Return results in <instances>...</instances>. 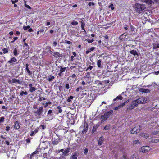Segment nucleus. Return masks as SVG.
<instances>
[{
	"label": "nucleus",
	"mask_w": 159,
	"mask_h": 159,
	"mask_svg": "<svg viewBox=\"0 0 159 159\" xmlns=\"http://www.w3.org/2000/svg\"><path fill=\"white\" fill-rule=\"evenodd\" d=\"M95 5L94 3L93 2H90L89 3L88 5L89 6H94Z\"/></svg>",
	"instance_id": "52"
},
{
	"label": "nucleus",
	"mask_w": 159,
	"mask_h": 159,
	"mask_svg": "<svg viewBox=\"0 0 159 159\" xmlns=\"http://www.w3.org/2000/svg\"><path fill=\"white\" fill-rule=\"evenodd\" d=\"M57 108L58 110L59 113H61L62 111V109L61 108V107L60 106H58L57 107Z\"/></svg>",
	"instance_id": "32"
},
{
	"label": "nucleus",
	"mask_w": 159,
	"mask_h": 159,
	"mask_svg": "<svg viewBox=\"0 0 159 159\" xmlns=\"http://www.w3.org/2000/svg\"><path fill=\"white\" fill-rule=\"evenodd\" d=\"M153 49H155L159 48V43H155L153 44Z\"/></svg>",
	"instance_id": "19"
},
{
	"label": "nucleus",
	"mask_w": 159,
	"mask_h": 159,
	"mask_svg": "<svg viewBox=\"0 0 159 159\" xmlns=\"http://www.w3.org/2000/svg\"><path fill=\"white\" fill-rule=\"evenodd\" d=\"M150 148L149 146H147L142 147L140 149V152L145 153L147 152L150 150Z\"/></svg>",
	"instance_id": "6"
},
{
	"label": "nucleus",
	"mask_w": 159,
	"mask_h": 159,
	"mask_svg": "<svg viewBox=\"0 0 159 159\" xmlns=\"http://www.w3.org/2000/svg\"><path fill=\"white\" fill-rule=\"evenodd\" d=\"M14 127L16 129H18L20 128V125H19V124L18 122L17 121L15 123V124L14 125Z\"/></svg>",
	"instance_id": "21"
},
{
	"label": "nucleus",
	"mask_w": 159,
	"mask_h": 159,
	"mask_svg": "<svg viewBox=\"0 0 159 159\" xmlns=\"http://www.w3.org/2000/svg\"><path fill=\"white\" fill-rule=\"evenodd\" d=\"M17 61V60L14 57H12L11 59L8 61V62L11 64H13V63Z\"/></svg>",
	"instance_id": "17"
},
{
	"label": "nucleus",
	"mask_w": 159,
	"mask_h": 159,
	"mask_svg": "<svg viewBox=\"0 0 159 159\" xmlns=\"http://www.w3.org/2000/svg\"><path fill=\"white\" fill-rule=\"evenodd\" d=\"M13 53H14V55L15 56H17V55H18L17 50L16 48H15L14 49Z\"/></svg>",
	"instance_id": "36"
},
{
	"label": "nucleus",
	"mask_w": 159,
	"mask_h": 159,
	"mask_svg": "<svg viewBox=\"0 0 159 159\" xmlns=\"http://www.w3.org/2000/svg\"><path fill=\"white\" fill-rule=\"evenodd\" d=\"M116 98L118 99H122V97L120 96H118L116 97Z\"/></svg>",
	"instance_id": "58"
},
{
	"label": "nucleus",
	"mask_w": 159,
	"mask_h": 159,
	"mask_svg": "<svg viewBox=\"0 0 159 159\" xmlns=\"http://www.w3.org/2000/svg\"><path fill=\"white\" fill-rule=\"evenodd\" d=\"M90 72H87L85 74V76L84 77H86L88 78H90Z\"/></svg>",
	"instance_id": "29"
},
{
	"label": "nucleus",
	"mask_w": 159,
	"mask_h": 159,
	"mask_svg": "<svg viewBox=\"0 0 159 159\" xmlns=\"http://www.w3.org/2000/svg\"><path fill=\"white\" fill-rule=\"evenodd\" d=\"M69 150L68 149H66L64 150V152H63V155L64 156H66L67 154L69 152Z\"/></svg>",
	"instance_id": "28"
},
{
	"label": "nucleus",
	"mask_w": 159,
	"mask_h": 159,
	"mask_svg": "<svg viewBox=\"0 0 159 159\" xmlns=\"http://www.w3.org/2000/svg\"><path fill=\"white\" fill-rule=\"evenodd\" d=\"M113 110H111L108 112L105 113L103 115H102L101 118L102 119V120L101 121V123L105 121L109 117L110 115L113 113Z\"/></svg>",
	"instance_id": "3"
},
{
	"label": "nucleus",
	"mask_w": 159,
	"mask_h": 159,
	"mask_svg": "<svg viewBox=\"0 0 159 159\" xmlns=\"http://www.w3.org/2000/svg\"><path fill=\"white\" fill-rule=\"evenodd\" d=\"M43 107L41 106L39 107V109L36 111V113H37L39 116L42 115L43 113Z\"/></svg>",
	"instance_id": "7"
},
{
	"label": "nucleus",
	"mask_w": 159,
	"mask_h": 159,
	"mask_svg": "<svg viewBox=\"0 0 159 159\" xmlns=\"http://www.w3.org/2000/svg\"><path fill=\"white\" fill-rule=\"evenodd\" d=\"M4 118L3 117H2L0 118V123L4 122Z\"/></svg>",
	"instance_id": "42"
},
{
	"label": "nucleus",
	"mask_w": 159,
	"mask_h": 159,
	"mask_svg": "<svg viewBox=\"0 0 159 159\" xmlns=\"http://www.w3.org/2000/svg\"><path fill=\"white\" fill-rule=\"evenodd\" d=\"M159 0H144V2L150 6L158 2Z\"/></svg>",
	"instance_id": "4"
},
{
	"label": "nucleus",
	"mask_w": 159,
	"mask_h": 159,
	"mask_svg": "<svg viewBox=\"0 0 159 159\" xmlns=\"http://www.w3.org/2000/svg\"><path fill=\"white\" fill-rule=\"evenodd\" d=\"M140 126H136L130 131L131 134H135L140 131Z\"/></svg>",
	"instance_id": "5"
},
{
	"label": "nucleus",
	"mask_w": 159,
	"mask_h": 159,
	"mask_svg": "<svg viewBox=\"0 0 159 159\" xmlns=\"http://www.w3.org/2000/svg\"><path fill=\"white\" fill-rule=\"evenodd\" d=\"M18 39L17 37H15L14 38V40L13 41H11L12 43L14 42L15 41L17 40Z\"/></svg>",
	"instance_id": "54"
},
{
	"label": "nucleus",
	"mask_w": 159,
	"mask_h": 159,
	"mask_svg": "<svg viewBox=\"0 0 159 159\" xmlns=\"http://www.w3.org/2000/svg\"><path fill=\"white\" fill-rule=\"evenodd\" d=\"M60 72L58 73V75L60 76H62V73L65 71L66 70V67H62L61 66H60Z\"/></svg>",
	"instance_id": "9"
},
{
	"label": "nucleus",
	"mask_w": 159,
	"mask_h": 159,
	"mask_svg": "<svg viewBox=\"0 0 159 159\" xmlns=\"http://www.w3.org/2000/svg\"><path fill=\"white\" fill-rule=\"evenodd\" d=\"M50 53L56 58H58L60 56V54L57 52L50 51Z\"/></svg>",
	"instance_id": "8"
},
{
	"label": "nucleus",
	"mask_w": 159,
	"mask_h": 159,
	"mask_svg": "<svg viewBox=\"0 0 159 159\" xmlns=\"http://www.w3.org/2000/svg\"><path fill=\"white\" fill-rule=\"evenodd\" d=\"M91 52V51H90V50L89 49L88 50H87L86 52V54H88L90 52Z\"/></svg>",
	"instance_id": "62"
},
{
	"label": "nucleus",
	"mask_w": 159,
	"mask_h": 159,
	"mask_svg": "<svg viewBox=\"0 0 159 159\" xmlns=\"http://www.w3.org/2000/svg\"><path fill=\"white\" fill-rule=\"evenodd\" d=\"M25 6L26 7L30 9H31V7L28 5L26 4V1H25Z\"/></svg>",
	"instance_id": "39"
},
{
	"label": "nucleus",
	"mask_w": 159,
	"mask_h": 159,
	"mask_svg": "<svg viewBox=\"0 0 159 159\" xmlns=\"http://www.w3.org/2000/svg\"><path fill=\"white\" fill-rule=\"evenodd\" d=\"M9 141H11V139H10ZM9 141H6L5 142V143L7 145H9L10 144L9 142Z\"/></svg>",
	"instance_id": "48"
},
{
	"label": "nucleus",
	"mask_w": 159,
	"mask_h": 159,
	"mask_svg": "<svg viewBox=\"0 0 159 159\" xmlns=\"http://www.w3.org/2000/svg\"><path fill=\"white\" fill-rule=\"evenodd\" d=\"M18 2V0H15V1H13V0L11 1V2L13 4H15V3L17 2Z\"/></svg>",
	"instance_id": "55"
},
{
	"label": "nucleus",
	"mask_w": 159,
	"mask_h": 159,
	"mask_svg": "<svg viewBox=\"0 0 159 159\" xmlns=\"http://www.w3.org/2000/svg\"><path fill=\"white\" fill-rule=\"evenodd\" d=\"M38 100L41 101H42V100H46V98L45 97H39V98L38 99Z\"/></svg>",
	"instance_id": "31"
},
{
	"label": "nucleus",
	"mask_w": 159,
	"mask_h": 159,
	"mask_svg": "<svg viewBox=\"0 0 159 159\" xmlns=\"http://www.w3.org/2000/svg\"><path fill=\"white\" fill-rule=\"evenodd\" d=\"M12 82L13 83H15L16 84H20L21 83L20 81L19 80L16 79H12L11 80Z\"/></svg>",
	"instance_id": "16"
},
{
	"label": "nucleus",
	"mask_w": 159,
	"mask_h": 159,
	"mask_svg": "<svg viewBox=\"0 0 159 159\" xmlns=\"http://www.w3.org/2000/svg\"><path fill=\"white\" fill-rule=\"evenodd\" d=\"M134 11L138 14L142 12V11L146 8L145 5L136 3L133 5Z\"/></svg>",
	"instance_id": "2"
},
{
	"label": "nucleus",
	"mask_w": 159,
	"mask_h": 159,
	"mask_svg": "<svg viewBox=\"0 0 159 159\" xmlns=\"http://www.w3.org/2000/svg\"><path fill=\"white\" fill-rule=\"evenodd\" d=\"M3 53L4 54L7 53L8 52V51L7 48H4L2 49Z\"/></svg>",
	"instance_id": "44"
},
{
	"label": "nucleus",
	"mask_w": 159,
	"mask_h": 159,
	"mask_svg": "<svg viewBox=\"0 0 159 159\" xmlns=\"http://www.w3.org/2000/svg\"><path fill=\"white\" fill-rule=\"evenodd\" d=\"M39 131V128H37L34 131H30L31 134H30V136H32L35 135V134L37 133Z\"/></svg>",
	"instance_id": "11"
},
{
	"label": "nucleus",
	"mask_w": 159,
	"mask_h": 159,
	"mask_svg": "<svg viewBox=\"0 0 159 159\" xmlns=\"http://www.w3.org/2000/svg\"><path fill=\"white\" fill-rule=\"evenodd\" d=\"M71 24L72 25H77L78 24V23L77 21H73L72 22Z\"/></svg>",
	"instance_id": "46"
},
{
	"label": "nucleus",
	"mask_w": 159,
	"mask_h": 159,
	"mask_svg": "<svg viewBox=\"0 0 159 159\" xmlns=\"http://www.w3.org/2000/svg\"><path fill=\"white\" fill-rule=\"evenodd\" d=\"M130 159H139V157L137 154H134L131 156Z\"/></svg>",
	"instance_id": "20"
},
{
	"label": "nucleus",
	"mask_w": 159,
	"mask_h": 159,
	"mask_svg": "<svg viewBox=\"0 0 159 159\" xmlns=\"http://www.w3.org/2000/svg\"><path fill=\"white\" fill-rule=\"evenodd\" d=\"M95 48L94 47H92L90 49H89L90 50V51H93V50H94Z\"/></svg>",
	"instance_id": "61"
},
{
	"label": "nucleus",
	"mask_w": 159,
	"mask_h": 159,
	"mask_svg": "<svg viewBox=\"0 0 159 159\" xmlns=\"http://www.w3.org/2000/svg\"><path fill=\"white\" fill-rule=\"evenodd\" d=\"M36 89L34 87H32L29 89V91L31 92H33L34 91H35Z\"/></svg>",
	"instance_id": "27"
},
{
	"label": "nucleus",
	"mask_w": 159,
	"mask_h": 159,
	"mask_svg": "<svg viewBox=\"0 0 159 159\" xmlns=\"http://www.w3.org/2000/svg\"><path fill=\"white\" fill-rule=\"evenodd\" d=\"M88 43H90L93 42L94 41V40L93 39H88L87 40Z\"/></svg>",
	"instance_id": "47"
},
{
	"label": "nucleus",
	"mask_w": 159,
	"mask_h": 159,
	"mask_svg": "<svg viewBox=\"0 0 159 159\" xmlns=\"http://www.w3.org/2000/svg\"><path fill=\"white\" fill-rule=\"evenodd\" d=\"M152 134L153 135H157L159 134V131H154L152 133Z\"/></svg>",
	"instance_id": "30"
},
{
	"label": "nucleus",
	"mask_w": 159,
	"mask_h": 159,
	"mask_svg": "<svg viewBox=\"0 0 159 159\" xmlns=\"http://www.w3.org/2000/svg\"><path fill=\"white\" fill-rule=\"evenodd\" d=\"M110 125H107L104 128V129L106 130H108L109 129V127H110Z\"/></svg>",
	"instance_id": "45"
},
{
	"label": "nucleus",
	"mask_w": 159,
	"mask_h": 159,
	"mask_svg": "<svg viewBox=\"0 0 159 159\" xmlns=\"http://www.w3.org/2000/svg\"><path fill=\"white\" fill-rule=\"evenodd\" d=\"M139 136L142 137L147 139L149 137V135L148 134L141 133L139 134Z\"/></svg>",
	"instance_id": "14"
},
{
	"label": "nucleus",
	"mask_w": 159,
	"mask_h": 159,
	"mask_svg": "<svg viewBox=\"0 0 159 159\" xmlns=\"http://www.w3.org/2000/svg\"><path fill=\"white\" fill-rule=\"evenodd\" d=\"M159 142L158 139H152L150 141L151 143H157Z\"/></svg>",
	"instance_id": "22"
},
{
	"label": "nucleus",
	"mask_w": 159,
	"mask_h": 159,
	"mask_svg": "<svg viewBox=\"0 0 159 159\" xmlns=\"http://www.w3.org/2000/svg\"><path fill=\"white\" fill-rule=\"evenodd\" d=\"M26 70L29 75H30L32 74V72L30 71L28 68L26 67Z\"/></svg>",
	"instance_id": "37"
},
{
	"label": "nucleus",
	"mask_w": 159,
	"mask_h": 159,
	"mask_svg": "<svg viewBox=\"0 0 159 159\" xmlns=\"http://www.w3.org/2000/svg\"><path fill=\"white\" fill-rule=\"evenodd\" d=\"M88 130V125L87 123H84V128L82 132L83 133L85 132Z\"/></svg>",
	"instance_id": "15"
},
{
	"label": "nucleus",
	"mask_w": 159,
	"mask_h": 159,
	"mask_svg": "<svg viewBox=\"0 0 159 159\" xmlns=\"http://www.w3.org/2000/svg\"><path fill=\"white\" fill-rule=\"evenodd\" d=\"M28 30V31L30 32H32L33 31L32 29L31 28L29 29V30Z\"/></svg>",
	"instance_id": "63"
},
{
	"label": "nucleus",
	"mask_w": 159,
	"mask_h": 159,
	"mask_svg": "<svg viewBox=\"0 0 159 159\" xmlns=\"http://www.w3.org/2000/svg\"><path fill=\"white\" fill-rule=\"evenodd\" d=\"M93 68V66H89V67L87 68L86 70V71H87L89 70H91Z\"/></svg>",
	"instance_id": "38"
},
{
	"label": "nucleus",
	"mask_w": 159,
	"mask_h": 159,
	"mask_svg": "<svg viewBox=\"0 0 159 159\" xmlns=\"http://www.w3.org/2000/svg\"><path fill=\"white\" fill-rule=\"evenodd\" d=\"M77 155L76 153H75L74 155H73L72 157V159H77Z\"/></svg>",
	"instance_id": "43"
},
{
	"label": "nucleus",
	"mask_w": 159,
	"mask_h": 159,
	"mask_svg": "<svg viewBox=\"0 0 159 159\" xmlns=\"http://www.w3.org/2000/svg\"><path fill=\"white\" fill-rule=\"evenodd\" d=\"M57 43L56 41H55L53 42V45L54 47H55L57 45Z\"/></svg>",
	"instance_id": "56"
},
{
	"label": "nucleus",
	"mask_w": 159,
	"mask_h": 159,
	"mask_svg": "<svg viewBox=\"0 0 159 159\" xmlns=\"http://www.w3.org/2000/svg\"><path fill=\"white\" fill-rule=\"evenodd\" d=\"M30 26L29 25H28L27 26H23V29L24 30H27L28 29H29L30 28Z\"/></svg>",
	"instance_id": "41"
},
{
	"label": "nucleus",
	"mask_w": 159,
	"mask_h": 159,
	"mask_svg": "<svg viewBox=\"0 0 159 159\" xmlns=\"http://www.w3.org/2000/svg\"><path fill=\"white\" fill-rule=\"evenodd\" d=\"M84 26H85V24L82 22H81V27L82 29L83 30H84V31L85 32V31L84 30Z\"/></svg>",
	"instance_id": "33"
},
{
	"label": "nucleus",
	"mask_w": 159,
	"mask_h": 159,
	"mask_svg": "<svg viewBox=\"0 0 159 159\" xmlns=\"http://www.w3.org/2000/svg\"><path fill=\"white\" fill-rule=\"evenodd\" d=\"M51 102L50 101H49L48 102H46L45 103V107H46L48 105L50 104H51Z\"/></svg>",
	"instance_id": "49"
},
{
	"label": "nucleus",
	"mask_w": 159,
	"mask_h": 159,
	"mask_svg": "<svg viewBox=\"0 0 159 159\" xmlns=\"http://www.w3.org/2000/svg\"><path fill=\"white\" fill-rule=\"evenodd\" d=\"M139 91L141 92L148 93L150 92V91L149 89H144V88H140L139 89Z\"/></svg>",
	"instance_id": "13"
},
{
	"label": "nucleus",
	"mask_w": 159,
	"mask_h": 159,
	"mask_svg": "<svg viewBox=\"0 0 159 159\" xmlns=\"http://www.w3.org/2000/svg\"><path fill=\"white\" fill-rule=\"evenodd\" d=\"M73 97L72 96H70L67 99V101L68 102H70L71 101V100L73 99Z\"/></svg>",
	"instance_id": "34"
},
{
	"label": "nucleus",
	"mask_w": 159,
	"mask_h": 159,
	"mask_svg": "<svg viewBox=\"0 0 159 159\" xmlns=\"http://www.w3.org/2000/svg\"><path fill=\"white\" fill-rule=\"evenodd\" d=\"M65 43H66L68 44H70L72 43L69 41L65 40Z\"/></svg>",
	"instance_id": "53"
},
{
	"label": "nucleus",
	"mask_w": 159,
	"mask_h": 159,
	"mask_svg": "<svg viewBox=\"0 0 159 159\" xmlns=\"http://www.w3.org/2000/svg\"><path fill=\"white\" fill-rule=\"evenodd\" d=\"M113 5L112 3H111L109 6V7H111V9L113 10L114 9V7H113Z\"/></svg>",
	"instance_id": "51"
},
{
	"label": "nucleus",
	"mask_w": 159,
	"mask_h": 159,
	"mask_svg": "<svg viewBox=\"0 0 159 159\" xmlns=\"http://www.w3.org/2000/svg\"><path fill=\"white\" fill-rule=\"evenodd\" d=\"M130 53L134 56L137 55L138 56V53L135 50H133L130 52Z\"/></svg>",
	"instance_id": "18"
},
{
	"label": "nucleus",
	"mask_w": 159,
	"mask_h": 159,
	"mask_svg": "<svg viewBox=\"0 0 159 159\" xmlns=\"http://www.w3.org/2000/svg\"><path fill=\"white\" fill-rule=\"evenodd\" d=\"M88 152V149L87 148H85L84 149V154L86 155Z\"/></svg>",
	"instance_id": "50"
},
{
	"label": "nucleus",
	"mask_w": 159,
	"mask_h": 159,
	"mask_svg": "<svg viewBox=\"0 0 159 159\" xmlns=\"http://www.w3.org/2000/svg\"><path fill=\"white\" fill-rule=\"evenodd\" d=\"M71 77L73 78H75V77H76V75L75 74H73L72 75Z\"/></svg>",
	"instance_id": "64"
},
{
	"label": "nucleus",
	"mask_w": 159,
	"mask_h": 159,
	"mask_svg": "<svg viewBox=\"0 0 159 159\" xmlns=\"http://www.w3.org/2000/svg\"><path fill=\"white\" fill-rule=\"evenodd\" d=\"M149 101L148 98L145 97H141L136 100H133L130 102L127 110H132L138 106V104L147 103Z\"/></svg>",
	"instance_id": "1"
},
{
	"label": "nucleus",
	"mask_w": 159,
	"mask_h": 159,
	"mask_svg": "<svg viewBox=\"0 0 159 159\" xmlns=\"http://www.w3.org/2000/svg\"><path fill=\"white\" fill-rule=\"evenodd\" d=\"M28 94V93L26 91L24 92V91H22L20 93V95L21 96H22L24 94L26 95Z\"/></svg>",
	"instance_id": "35"
},
{
	"label": "nucleus",
	"mask_w": 159,
	"mask_h": 159,
	"mask_svg": "<svg viewBox=\"0 0 159 159\" xmlns=\"http://www.w3.org/2000/svg\"><path fill=\"white\" fill-rule=\"evenodd\" d=\"M52 113V110H49L48 111V114H51Z\"/></svg>",
	"instance_id": "59"
},
{
	"label": "nucleus",
	"mask_w": 159,
	"mask_h": 159,
	"mask_svg": "<svg viewBox=\"0 0 159 159\" xmlns=\"http://www.w3.org/2000/svg\"><path fill=\"white\" fill-rule=\"evenodd\" d=\"M10 127L9 126H7L6 127V130L7 131H8L10 130Z\"/></svg>",
	"instance_id": "60"
},
{
	"label": "nucleus",
	"mask_w": 159,
	"mask_h": 159,
	"mask_svg": "<svg viewBox=\"0 0 159 159\" xmlns=\"http://www.w3.org/2000/svg\"><path fill=\"white\" fill-rule=\"evenodd\" d=\"M55 77L54 76H52L51 75H50L49 76L48 78V80L49 81L51 82L52 81V80H53L54 79Z\"/></svg>",
	"instance_id": "25"
},
{
	"label": "nucleus",
	"mask_w": 159,
	"mask_h": 159,
	"mask_svg": "<svg viewBox=\"0 0 159 159\" xmlns=\"http://www.w3.org/2000/svg\"><path fill=\"white\" fill-rule=\"evenodd\" d=\"M98 125H95L93 126V128L92 131L93 133L96 131L97 129V128H98Z\"/></svg>",
	"instance_id": "23"
},
{
	"label": "nucleus",
	"mask_w": 159,
	"mask_h": 159,
	"mask_svg": "<svg viewBox=\"0 0 159 159\" xmlns=\"http://www.w3.org/2000/svg\"><path fill=\"white\" fill-rule=\"evenodd\" d=\"M69 84H66V87L67 89H69Z\"/></svg>",
	"instance_id": "57"
},
{
	"label": "nucleus",
	"mask_w": 159,
	"mask_h": 159,
	"mask_svg": "<svg viewBox=\"0 0 159 159\" xmlns=\"http://www.w3.org/2000/svg\"><path fill=\"white\" fill-rule=\"evenodd\" d=\"M61 140L60 139L58 138L57 140V139H54L52 141V143L53 145H57L58 144L59 142L61 141Z\"/></svg>",
	"instance_id": "12"
},
{
	"label": "nucleus",
	"mask_w": 159,
	"mask_h": 159,
	"mask_svg": "<svg viewBox=\"0 0 159 159\" xmlns=\"http://www.w3.org/2000/svg\"><path fill=\"white\" fill-rule=\"evenodd\" d=\"M104 139L103 136H102L99 138L98 141V144L99 145H101L103 144Z\"/></svg>",
	"instance_id": "10"
},
{
	"label": "nucleus",
	"mask_w": 159,
	"mask_h": 159,
	"mask_svg": "<svg viewBox=\"0 0 159 159\" xmlns=\"http://www.w3.org/2000/svg\"><path fill=\"white\" fill-rule=\"evenodd\" d=\"M140 143V142L139 140H136L134 141H133V144H139Z\"/></svg>",
	"instance_id": "24"
},
{
	"label": "nucleus",
	"mask_w": 159,
	"mask_h": 159,
	"mask_svg": "<svg viewBox=\"0 0 159 159\" xmlns=\"http://www.w3.org/2000/svg\"><path fill=\"white\" fill-rule=\"evenodd\" d=\"M125 102H124V103H122L120 104V105H119L118 106V107H119V108L120 109L122 107H123L125 105Z\"/></svg>",
	"instance_id": "40"
},
{
	"label": "nucleus",
	"mask_w": 159,
	"mask_h": 159,
	"mask_svg": "<svg viewBox=\"0 0 159 159\" xmlns=\"http://www.w3.org/2000/svg\"><path fill=\"white\" fill-rule=\"evenodd\" d=\"M101 61L100 60H98L97 61V64L98 67H101Z\"/></svg>",
	"instance_id": "26"
}]
</instances>
